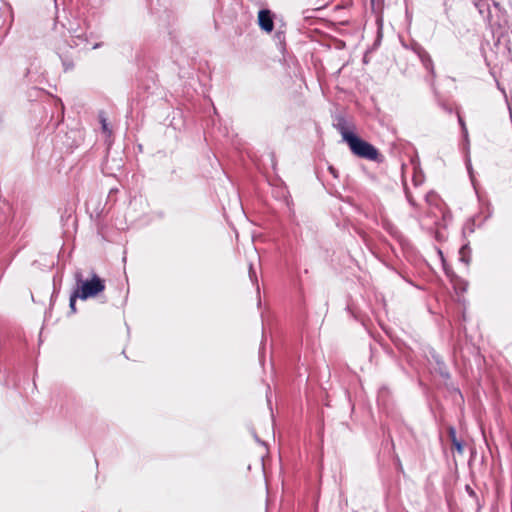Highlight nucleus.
Listing matches in <instances>:
<instances>
[{"label":"nucleus","instance_id":"nucleus-14","mask_svg":"<svg viewBox=\"0 0 512 512\" xmlns=\"http://www.w3.org/2000/svg\"><path fill=\"white\" fill-rule=\"evenodd\" d=\"M479 12H480V13H482V12H483V10H482L481 6H479Z\"/></svg>","mask_w":512,"mask_h":512},{"label":"nucleus","instance_id":"nucleus-12","mask_svg":"<svg viewBox=\"0 0 512 512\" xmlns=\"http://www.w3.org/2000/svg\"><path fill=\"white\" fill-rule=\"evenodd\" d=\"M249 273H250V277H252V276H253V274H254V271H253L252 266H250V268H249Z\"/></svg>","mask_w":512,"mask_h":512},{"label":"nucleus","instance_id":"nucleus-13","mask_svg":"<svg viewBox=\"0 0 512 512\" xmlns=\"http://www.w3.org/2000/svg\"><path fill=\"white\" fill-rule=\"evenodd\" d=\"M466 248H467V246H462L461 253H463Z\"/></svg>","mask_w":512,"mask_h":512},{"label":"nucleus","instance_id":"nucleus-7","mask_svg":"<svg viewBox=\"0 0 512 512\" xmlns=\"http://www.w3.org/2000/svg\"><path fill=\"white\" fill-rule=\"evenodd\" d=\"M77 298H79V295H77V293L74 291L70 296V303H69V306H70V309L72 312L76 311L75 302H76Z\"/></svg>","mask_w":512,"mask_h":512},{"label":"nucleus","instance_id":"nucleus-4","mask_svg":"<svg viewBox=\"0 0 512 512\" xmlns=\"http://www.w3.org/2000/svg\"><path fill=\"white\" fill-rule=\"evenodd\" d=\"M337 130L340 132L342 139L344 140V135H355L352 131H350L346 125V122L343 118H340L336 124Z\"/></svg>","mask_w":512,"mask_h":512},{"label":"nucleus","instance_id":"nucleus-8","mask_svg":"<svg viewBox=\"0 0 512 512\" xmlns=\"http://www.w3.org/2000/svg\"><path fill=\"white\" fill-rule=\"evenodd\" d=\"M100 122H101V125H102V130L104 133L110 135L111 134V131L110 129L108 128V123L106 121V119L104 117H100Z\"/></svg>","mask_w":512,"mask_h":512},{"label":"nucleus","instance_id":"nucleus-1","mask_svg":"<svg viewBox=\"0 0 512 512\" xmlns=\"http://www.w3.org/2000/svg\"><path fill=\"white\" fill-rule=\"evenodd\" d=\"M74 279L76 281V289L74 290L79 299L87 300L89 298L96 297L99 293L105 289V282L95 273L90 279L84 280L82 272L77 270L74 273Z\"/></svg>","mask_w":512,"mask_h":512},{"label":"nucleus","instance_id":"nucleus-5","mask_svg":"<svg viewBox=\"0 0 512 512\" xmlns=\"http://www.w3.org/2000/svg\"><path fill=\"white\" fill-rule=\"evenodd\" d=\"M451 436H452V443H453V446L455 447V449L459 452V453H463V445L461 444L460 441H458L455 437V432L454 430H451Z\"/></svg>","mask_w":512,"mask_h":512},{"label":"nucleus","instance_id":"nucleus-9","mask_svg":"<svg viewBox=\"0 0 512 512\" xmlns=\"http://www.w3.org/2000/svg\"><path fill=\"white\" fill-rule=\"evenodd\" d=\"M459 123H460V125L462 127V131H463V135L465 137V140L468 141V131H467L465 122L463 121V119L460 116H459Z\"/></svg>","mask_w":512,"mask_h":512},{"label":"nucleus","instance_id":"nucleus-10","mask_svg":"<svg viewBox=\"0 0 512 512\" xmlns=\"http://www.w3.org/2000/svg\"><path fill=\"white\" fill-rule=\"evenodd\" d=\"M493 6H494L495 8H497V9H499V8H500V4H499V2L494 1V0H493Z\"/></svg>","mask_w":512,"mask_h":512},{"label":"nucleus","instance_id":"nucleus-3","mask_svg":"<svg viewBox=\"0 0 512 512\" xmlns=\"http://www.w3.org/2000/svg\"><path fill=\"white\" fill-rule=\"evenodd\" d=\"M258 24L265 32L270 33L273 30L274 22L270 10L262 9L258 12Z\"/></svg>","mask_w":512,"mask_h":512},{"label":"nucleus","instance_id":"nucleus-11","mask_svg":"<svg viewBox=\"0 0 512 512\" xmlns=\"http://www.w3.org/2000/svg\"><path fill=\"white\" fill-rule=\"evenodd\" d=\"M329 171L336 177V171L333 167H329Z\"/></svg>","mask_w":512,"mask_h":512},{"label":"nucleus","instance_id":"nucleus-2","mask_svg":"<svg viewBox=\"0 0 512 512\" xmlns=\"http://www.w3.org/2000/svg\"><path fill=\"white\" fill-rule=\"evenodd\" d=\"M344 141L349 148L358 157L374 160L377 158V150L370 143L362 140L356 135H344Z\"/></svg>","mask_w":512,"mask_h":512},{"label":"nucleus","instance_id":"nucleus-6","mask_svg":"<svg viewBox=\"0 0 512 512\" xmlns=\"http://www.w3.org/2000/svg\"><path fill=\"white\" fill-rule=\"evenodd\" d=\"M467 170L471 179V182L473 186L475 187V180H474V174H473V168L470 159L468 158L466 161Z\"/></svg>","mask_w":512,"mask_h":512}]
</instances>
